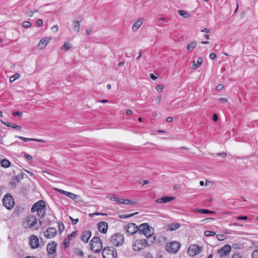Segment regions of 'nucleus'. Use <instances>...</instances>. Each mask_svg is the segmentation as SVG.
Segmentation results:
<instances>
[{
	"instance_id": "obj_1",
	"label": "nucleus",
	"mask_w": 258,
	"mask_h": 258,
	"mask_svg": "<svg viewBox=\"0 0 258 258\" xmlns=\"http://www.w3.org/2000/svg\"><path fill=\"white\" fill-rule=\"evenodd\" d=\"M154 232V228L147 223H143L139 226V233L143 234L147 238V240L150 242V243H153L156 240L155 236H153Z\"/></svg>"
},
{
	"instance_id": "obj_2",
	"label": "nucleus",
	"mask_w": 258,
	"mask_h": 258,
	"mask_svg": "<svg viewBox=\"0 0 258 258\" xmlns=\"http://www.w3.org/2000/svg\"><path fill=\"white\" fill-rule=\"evenodd\" d=\"M41 221L37 219L33 215H28L24 221V226L25 228H29L32 231L37 230L41 225Z\"/></svg>"
},
{
	"instance_id": "obj_3",
	"label": "nucleus",
	"mask_w": 258,
	"mask_h": 258,
	"mask_svg": "<svg viewBox=\"0 0 258 258\" xmlns=\"http://www.w3.org/2000/svg\"><path fill=\"white\" fill-rule=\"evenodd\" d=\"M31 211L33 213L37 212L38 216L40 218H43L46 214V206L45 202L40 200L35 203L32 207Z\"/></svg>"
},
{
	"instance_id": "obj_4",
	"label": "nucleus",
	"mask_w": 258,
	"mask_h": 258,
	"mask_svg": "<svg viewBox=\"0 0 258 258\" xmlns=\"http://www.w3.org/2000/svg\"><path fill=\"white\" fill-rule=\"evenodd\" d=\"M150 243V242L146 239H138L133 243V248L135 251H141L149 246Z\"/></svg>"
},
{
	"instance_id": "obj_5",
	"label": "nucleus",
	"mask_w": 258,
	"mask_h": 258,
	"mask_svg": "<svg viewBox=\"0 0 258 258\" xmlns=\"http://www.w3.org/2000/svg\"><path fill=\"white\" fill-rule=\"evenodd\" d=\"M90 247L92 251L99 252L102 248L101 240L98 237H94L90 241Z\"/></svg>"
},
{
	"instance_id": "obj_6",
	"label": "nucleus",
	"mask_w": 258,
	"mask_h": 258,
	"mask_svg": "<svg viewBox=\"0 0 258 258\" xmlns=\"http://www.w3.org/2000/svg\"><path fill=\"white\" fill-rule=\"evenodd\" d=\"M103 258H116L117 252L112 246H106L102 250Z\"/></svg>"
},
{
	"instance_id": "obj_7",
	"label": "nucleus",
	"mask_w": 258,
	"mask_h": 258,
	"mask_svg": "<svg viewBox=\"0 0 258 258\" xmlns=\"http://www.w3.org/2000/svg\"><path fill=\"white\" fill-rule=\"evenodd\" d=\"M3 205L8 210L12 209L15 204L14 200L10 194H7L3 199Z\"/></svg>"
},
{
	"instance_id": "obj_8",
	"label": "nucleus",
	"mask_w": 258,
	"mask_h": 258,
	"mask_svg": "<svg viewBox=\"0 0 258 258\" xmlns=\"http://www.w3.org/2000/svg\"><path fill=\"white\" fill-rule=\"evenodd\" d=\"M124 240V238L123 235L120 233L113 234L111 238V242L116 246H119L122 245Z\"/></svg>"
},
{
	"instance_id": "obj_9",
	"label": "nucleus",
	"mask_w": 258,
	"mask_h": 258,
	"mask_svg": "<svg viewBox=\"0 0 258 258\" xmlns=\"http://www.w3.org/2000/svg\"><path fill=\"white\" fill-rule=\"evenodd\" d=\"M180 246V244L178 242L173 241L167 244L166 249L169 252L175 253L178 251Z\"/></svg>"
},
{
	"instance_id": "obj_10",
	"label": "nucleus",
	"mask_w": 258,
	"mask_h": 258,
	"mask_svg": "<svg viewBox=\"0 0 258 258\" xmlns=\"http://www.w3.org/2000/svg\"><path fill=\"white\" fill-rule=\"evenodd\" d=\"M201 250V247L197 244H192L189 246L187 253L190 256H194L199 254Z\"/></svg>"
},
{
	"instance_id": "obj_11",
	"label": "nucleus",
	"mask_w": 258,
	"mask_h": 258,
	"mask_svg": "<svg viewBox=\"0 0 258 258\" xmlns=\"http://www.w3.org/2000/svg\"><path fill=\"white\" fill-rule=\"evenodd\" d=\"M124 228L126 232L130 235H133L136 233H139V227H138V226L133 223L126 224Z\"/></svg>"
},
{
	"instance_id": "obj_12",
	"label": "nucleus",
	"mask_w": 258,
	"mask_h": 258,
	"mask_svg": "<svg viewBox=\"0 0 258 258\" xmlns=\"http://www.w3.org/2000/svg\"><path fill=\"white\" fill-rule=\"evenodd\" d=\"M231 250V247L228 244L225 245L218 251L220 258L223 257L229 254Z\"/></svg>"
},
{
	"instance_id": "obj_13",
	"label": "nucleus",
	"mask_w": 258,
	"mask_h": 258,
	"mask_svg": "<svg viewBox=\"0 0 258 258\" xmlns=\"http://www.w3.org/2000/svg\"><path fill=\"white\" fill-rule=\"evenodd\" d=\"M57 231L54 227H49L44 232V236L47 239L54 237Z\"/></svg>"
},
{
	"instance_id": "obj_14",
	"label": "nucleus",
	"mask_w": 258,
	"mask_h": 258,
	"mask_svg": "<svg viewBox=\"0 0 258 258\" xmlns=\"http://www.w3.org/2000/svg\"><path fill=\"white\" fill-rule=\"evenodd\" d=\"M57 244L55 241H51L47 245V250L49 254H53L55 253L56 250V246Z\"/></svg>"
},
{
	"instance_id": "obj_15",
	"label": "nucleus",
	"mask_w": 258,
	"mask_h": 258,
	"mask_svg": "<svg viewBox=\"0 0 258 258\" xmlns=\"http://www.w3.org/2000/svg\"><path fill=\"white\" fill-rule=\"evenodd\" d=\"M30 245L32 248H36L39 246L38 238L36 235H32L30 237Z\"/></svg>"
},
{
	"instance_id": "obj_16",
	"label": "nucleus",
	"mask_w": 258,
	"mask_h": 258,
	"mask_svg": "<svg viewBox=\"0 0 258 258\" xmlns=\"http://www.w3.org/2000/svg\"><path fill=\"white\" fill-rule=\"evenodd\" d=\"M98 230L103 233H106L108 229V223L106 222H100L98 223Z\"/></svg>"
},
{
	"instance_id": "obj_17",
	"label": "nucleus",
	"mask_w": 258,
	"mask_h": 258,
	"mask_svg": "<svg viewBox=\"0 0 258 258\" xmlns=\"http://www.w3.org/2000/svg\"><path fill=\"white\" fill-rule=\"evenodd\" d=\"M175 199L173 197L164 196L160 198H158L156 200V202L158 203H166L173 201Z\"/></svg>"
},
{
	"instance_id": "obj_18",
	"label": "nucleus",
	"mask_w": 258,
	"mask_h": 258,
	"mask_svg": "<svg viewBox=\"0 0 258 258\" xmlns=\"http://www.w3.org/2000/svg\"><path fill=\"white\" fill-rule=\"evenodd\" d=\"M144 21V19L143 18H141L135 22L132 26L133 31L135 32L138 30L142 25Z\"/></svg>"
},
{
	"instance_id": "obj_19",
	"label": "nucleus",
	"mask_w": 258,
	"mask_h": 258,
	"mask_svg": "<svg viewBox=\"0 0 258 258\" xmlns=\"http://www.w3.org/2000/svg\"><path fill=\"white\" fill-rule=\"evenodd\" d=\"M92 233L90 231H84L81 236V239L85 243H87L91 236Z\"/></svg>"
},
{
	"instance_id": "obj_20",
	"label": "nucleus",
	"mask_w": 258,
	"mask_h": 258,
	"mask_svg": "<svg viewBox=\"0 0 258 258\" xmlns=\"http://www.w3.org/2000/svg\"><path fill=\"white\" fill-rule=\"evenodd\" d=\"M0 121H1V122L3 124L6 125L7 126L11 127L12 128L18 130L19 131H20L21 130V128H22L20 126H19V125H16V124H13V123L12 124V123H10L9 122H5V121H3L2 119Z\"/></svg>"
},
{
	"instance_id": "obj_21",
	"label": "nucleus",
	"mask_w": 258,
	"mask_h": 258,
	"mask_svg": "<svg viewBox=\"0 0 258 258\" xmlns=\"http://www.w3.org/2000/svg\"><path fill=\"white\" fill-rule=\"evenodd\" d=\"M48 42H49V41L48 40H47L46 39H42L39 41V42L38 44V47L40 49H41L44 48L47 45Z\"/></svg>"
},
{
	"instance_id": "obj_22",
	"label": "nucleus",
	"mask_w": 258,
	"mask_h": 258,
	"mask_svg": "<svg viewBox=\"0 0 258 258\" xmlns=\"http://www.w3.org/2000/svg\"><path fill=\"white\" fill-rule=\"evenodd\" d=\"M180 224L177 223H173L169 225L168 229L171 231L175 230L180 227Z\"/></svg>"
},
{
	"instance_id": "obj_23",
	"label": "nucleus",
	"mask_w": 258,
	"mask_h": 258,
	"mask_svg": "<svg viewBox=\"0 0 258 258\" xmlns=\"http://www.w3.org/2000/svg\"><path fill=\"white\" fill-rule=\"evenodd\" d=\"M203 62V59L202 57H199L197 59V61L196 64V61H194L192 64V68L195 69L196 68L200 67Z\"/></svg>"
},
{
	"instance_id": "obj_24",
	"label": "nucleus",
	"mask_w": 258,
	"mask_h": 258,
	"mask_svg": "<svg viewBox=\"0 0 258 258\" xmlns=\"http://www.w3.org/2000/svg\"><path fill=\"white\" fill-rule=\"evenodd\" d=\"M73 29L77 32L80 31V23L78 21H74L73 23Z\"/></svg>"
},
{
	"instance_id": "obj_25",
	"label": "nucleus",
	"mask_w": 258,
	"mask_h": 258,
	"mask_svg": "<svg viewBox=\"0 0 258 258\" xmlns=\"http://www.w3.org/2000/svg\"><path fill=\"white\" fill-rule=\"evenodd\" d=\"M1 164L2 167L8 168L10 166L11 162L7 159H3L1 162Z\"/></svg>"
},
{
	"instance_id": "obj_26",
	"label": "nucleus",
	"mask_w": 258,
	"mask_h": 258,
	"mask_svg": "<svg viewBox=\"0 0 258 258\" xmlns=\"http://www.w3.org/2000/svg\"><path fill=\"white\" fill-rule=\"evenodd\" d=\"M178 14L183 17V18H187L189 17V14L186 11L183 10H178Z\"/></svg>"
},
{
	"instance_id": "obj_27",
	"label": "nucleus",
	"mask_w": 258,
	"mask_h": 258,
	"mask_svg": "<svg viewBox=\"0 0 258 258\" xmlns=\"http://www.w3.org/2000/svg\"><path fill=\"white\" fill-rule=\"evenodd\" d=\"M197 45V42L196 41H192L187 46V49L188 50H192Z\"/></svg>"
},
{
	"instance_id": "obj_28",
	"label": "nucleus",
	"mask_w": 258,
	"mask_h": 258,
	"mask_svg": "<svg viewBox=\"0 0 258 258\" xmlns=\"http://www.w3.org/2000/svg\"><path fill=\"white\" fill-rule=\"evenodd\" d=\"M120 204L128 205L134 204V202L129 200L121 199Z\"/></svg>"
},
{
	"instance_id": "obj_29",
	"label": "nucleus",
	"mask_w": 258,
	"mask_h": 258,
	"mask_svg": "<svg viewBox=\"0 0 258 258\" xmlns=\"http://www.w3.org/2000/svg\"><path fill=\"white\" fill-rule=\"evenodd\" d=\"M197 211L199 213L204 214H211L214 213L213 212L210 211L207 209H197Z\"/></svg>"
},
{
	"instance_id": "obj_30",
	"label": "nucleus",
	"mask_w": 258,
	"mask_h": 258,
	"mask_svg": "<svg viewBox=\"0 0 258 258\" xmlns=\"http://www.w3.org/2000/svg\"><path fill=\"white\" fill-rule=\"evenodd\" d=\"M20 75L18 73H16L14 75L10 77L9 81L11 83L14 82L16 79H18Z\"/></svg>"
},
{
	"instance_id": "obj_31",
	"label": "nucleus",
	"mask_w": 258,
	"mask_h": 258,
	"mask_svg": "<svg viewBox=\"0 0 258 258\" xmlns=\"http://www.w3.org/2000/svg\"><path fill=\"white\" fill-rule=\"evenodd\" d=\"M67 196L73 200H76L79 198V196L70 192H68Z\"/></svg>"
},
{
	"instance_id": "obj_32",
	"label": "nucleus",
	"mask_w": 258,
	"mask_h": 258,
	"mask_svg": "<svg viewBox=\"0 0 258 258\" xmlns=\"http://www.w3.org/2000/svg\"><path fill=\"white\" fill-rule=\"evenodd\" d=\"M69 245H70V239H69L68 238L64 239V240L63 241V242L62 243V246L64 248H67L69 246Z\"/></svg>"
},
{
	"instance_id": "obj_33",
	"label": "nucleus",
	"mask_w": 258,
	"mask_h": 258,
	"mask_svg": "<svg viewBox=\"0 0 258 258\" xmlns=\"http://www.w3.org/2000/svg\"><path fill=\"white\" fill-rule=\"evenodd\" d=\"M205 235L206 236L209 237L211 236H214L216 235V233L214 231H211L209 230H206L204 232Z\"/></svg>"
},
{
	"instance_id": "obj_34",
	"label": "nucleus",
	"mask_w": 258,
	"mask_h": 258,
	"mask_svg": "<svg viewBox=\"0 0 258 258\" xmlns=\"http://www.w3.org/2000/svg\"><path fill=\"white\" fill-rule=\"evenodd\" d=\"M15 137L20 139L24 142L31 141L33 140V138H25L19 136H16Z\"/></svg>"
},
{
	"instance_id": "obj_35",
	"label": "nucleus",
	"mask_w": 258,
	"mask_h": 258,
	"mask_svg": "<svg viewBox=\"0 0 258 258\" xmlns=\"http://www.w3.org/2000/svg\"><path fill=\"white\" fill-rule=\"evenodd\" d=\"M71 46L70 44L68 42H64L62 46L61 47L62 49H64L66 50H67L71 48Z\"/></svg>"
},
{
	"instance_id": "obj_36",
	"label": "nucleus",
	"mask_w": 258,
	"mask_h": 258,
	"mask_svg": "<svg viewBox=\"0 0 258 258\" xmlns=\"http://www.w3.org/2000/svg\"><path fill=\"white\" fill-rule=\"evenodd\" d=\"M99 215H102V216H106L107 215L106 214H103L99 212H95L94 213H91L89 214V217L91 218L94 217L95 216H99Z\"/></svg>"
},
{
	"instance_id": "obj_37",
	"label": "nucleus",
	"mask_w": 258,
	"mask_h": 258,
	"mask_svg": "<svg viewBox=\"0 0 258 258\" xmlns=\"http://www.w3.org/2000/svg\"><path fill=\"white\" fill-rule=\"evenodd\" d=\"M137 213H135L134 214H128V215H122L120 216V218L121 219H127L129 218L134 215L137 214Z\"/></svg>"
},
{
	"instance_id": "obj_38",
	"label": "nucleus",
	"mask_w": 258,
	"mask_h": 258,
	"mask_svg": "<svg viewBox=\"0 0 258 258\" xmlns=\"http://www.w3.org/2000/svg\"><path fill=\"white\" fill-rule=\"evenodd\" d=\"M31 26L30 22L28 21H24L22 23V26L25 28H29Z\"/></svg>"
},
{
	"instance_id": "obj_39",
	"label": "nucleus",
	"mask_w": 258,
	"mask_h": 258,
	"mask_svg": "<svg viewBox=\"0 0 258 258\" xmlns=\"http://www.w3.org/2000/svg\"><path fill=\"white\" fill-rule=\"evenodd\" d=\"M55 190L57 191L58 192L64 195H66L67 196L68 194V192L69 191H65V190H63L62 189H59V188H55Z\"/></svg>"
},
{
	"instance_id": "obj_40",
	"label": "nucleus",
	"mask_w": 258,
	"mask_h": 258,
	"mask_svg": "<svg viewBox=\"0 0 258 258\" xmlns=\"http://www.w3.org/2000/svg\"><path fill=\"white\" fill-rule=\"evenodd\" d=\"M252 258H258V249L254 250L251 253Z\"/></svg>"
},
{
	"instance_id": "obj_41",
	"label": "nucleus",
	"mask_w": 258,
	"mask_h": 258,
	"mask_svg": "<svg viewBox=\"0 0 258 258\" xmlns=\"http://www.w3.org/2000/svg\"><path fill=\"white\" fill-rule=\"evenodd\" d=\"M58 226H59V231L60 232H61L63 231L64 229V225L62 222H59L58 223Z\"/></svg>"
},
{
	"instance_id": "obj_42",
	"label": "nucleus",
	"mask_w": 258,
	"mask_h": 258,
	"mask_svg": "<svg viewBox=\"0 0 258 258\" xmlns=\"http://www.w3.org/2000/svg\"><path fill=\"white\" fill-rule=\"evenodd\" d=\"M216 237L217 238L220 240V241H222L225 238V236L224 235H222V234H217L216 235Z\"/></svg>"
},
{
	"instance_id": "obj_43",
	"label": "nucleus",
	"mask_w": 258,
	"mask_h": 258,
	"mask_svg": "<svg viewBox=\"0 0 258 258\" xmlns=\"http://www.w3.org/2000/svg\"><path fill=\"white\" fill-rule=\"evenodd\" d=\"M23 177V175L22 173L19 174L18 175H17L15 177L16 179L17 180V182L20 181L21 179H22Z\"/></svg>"
},
{
	"instance_id": "obj_44",
	"label": "nucleus",
	"mask_w": 258,
	"mask_h": 258,
	"mask_svg": "<svg viewBox=\"0 0 258 258\" xmlns=\"http://www.w3.org/2000/svg\"><path fill=\"white\" fill-rule=\"evenodd\" d=\"M110 200H112V201H115V202H117L118 203L120 204L121 199L118 198L117 197H114L113 198H111L110 199Z\"/></svg>"
},
{
	"instance_id": "obj_45",
	"label": "nucleus",
	"mask_w": 258,
	"mask_h": 258,
	"mask_svg": "<svg viewBox=\"0 0 258 258\" xmlns=\"http://www.w3.org/2000/svg\"><path fill=\"white\" fill-rule=\"evenodd\" d=\"M232 258H242V256L239 253L236 252L233 254Z\"/></svg>"
},
{
	"instance_id": "obj_46",
	"label": "nucleus",
	"mask_w": 258,
	"mask_h": 258,
	"mask_svg": "<svg viewBox=\"0 0 258 258\" xmlns=\"http://www.w3.org/2000/svg\"><path fill=\"white\" fill-rule=\"evenodd\" d=\"M38 12L37 10L35 11H30V12H27L26 13V15L30 17H31L33 16L34 14L35 13V12Z\"/></svg>"
},
{
	"instance_id": "obj_47",
	"label": "nucleus",
	"mask_w": 258,
	"mask_h": 258,
	"mask_svg": "<svg viewBox=\"0 0 258 258\" xmlns=\"http://www.w3.org/2000/svg\"><path fill=\"white\" fill-rule=\"evenodd\" d=\"M13 115L14 116H21L22 115V113L20 111H16L12 113Z\"/></svg>"
},
{
	"instance_id": "obj_48",
	"label": "nucleus",
	"mask_w": 258,
	"mask_h": 258,
	"mask_svg": "<svg viewBox=\"0 0 258 258\" xmlns=\"http://www.w3.org/2000/svg\"><path fill=\"white\" fill-rule=\"evenodd\" d=\"M43 24V21L41 19H38L36 21V25L38 27H40Z\"/></svg>"
},
{
	"instance_id": "obj_49",
	"label": "nucleus",
	"mask_w": 258,
	"mask_h": 258,
	"mask_svg": "<svg viewBox=\"0 0 258 258\" xmlns=\"http://www.w3.org/2000/svg\"><path fill=\"white\" fill-rule=\"evenodd\" d=\"M237 220H246L248 219V217L246 216H237L236 217Z\"/></svg>"
},
{
	"instance_id": "obj_50",
	"label": "nucleus",
	"mask_w": 258,
	"mask_h": 258,
	"mask_svg": "<svg viewBox=\"0 0 258 258\" xmlns=\"http://www.w3.org/2000/svg\"><path fill=\"white\" fill-rule=\"evenodd\" d=\"M156 89L158 91H161L163 89L162 85H158L156 87Z\"/></svg>"
},
{
	"instance_id": "obj_51",
	"label": "nucleus",
	"mask_w": 258,
	"mask_h": 258,
	"mask_svg": "<svg viewBox=\"0 0 258 258\" xmlns=\"http://www.w3.org/2000/svg\"><path fill=\"white\" fill-rule=\"evenodd\" d=\"M217 55L215 53H211L209 55V57L212 60L215 59Z\"/></svg>"
},
{
	"instance_id": "obj_52",
	"label": "nucleus",
	"mask_w": 258,
	"mask_h": 258,
	"mask_svg": "<svg viewBox=\"0 0 258 258\" xmlns=\"http://www.w3.org/2000/svg\"><path fill=\"white\" fill-rule=\"evenodd\" d=\"M144 257L145 258H153L152 255L149 252L145 253Z\"/></svg>"
},
{
	"instance_id": "obj_53",
	"label": "nucleus",
	"mask_w": 258,
	"mask_h": 258,
	"mask_svg": "<svg viewBox=\"0 0 258 258\" xmlns=\"http://www.w3.org/2000/svg\"><path fill=\"white\" fill-rule=\"evenodd\" d=\"M70 219L72 220V224L73 225H76L77 224V223L79 221V219H73L72 217H70Z\"/></svg>"
},
{
	"instance_id": "obj_54",
	"label": "nucleus",
	"mask_w": 258,
	"mask_h": 258,
	"mask_svg": "<svg viewBox=\"0 0 258 258\" xmlns=\"http://www.w3.org/2000/svg\"><path fill=\"white\" fill-rule=\"evenodd\" d=\"M58 27L55 25L52 27L51 30L54 32H57L58 31Z\"/></svg>"
},
{
	"instance_id": "obj_55",
	"label": "nucleus",
	"mask_w": 258,
	"mask_h": 258,
	"mask_svg": "<svg viewBox=\"0 0 258 258\" xmlns=\"http://www.w3.org/2000/svg\"><path fill=\"white\" fill-rule=\"evenodd\" d=\"M217 156H221L222 157H225L226 156V153L223 152L220 153L216 154Z\"/></svg>"
},
{
	"instance_id": "obj_56",
	"label": "nucleus",
	"mask_w": 258,
	"mask_h": 258,
	"mask_svg": "<svg viewBox=\"0 0 258 258\" xmlns=\"http://www.w3.org/2000/svg\"><path fill=\"white\" fill-rule=\"evenodd\" d=\"M32 141H35V142H40V143L45 142V141L42 139H34V138H33Z\"/></svg>"
},
{
	"instance_id": "obj_57",
	"label": "nucleus",
	"mask_w": 258,
	"mask_h": 258,
	"mask_svg": "<svg viewBox=\"0 0 258 258\" xmlns=\"http://www.w3.org/2000/svg\"><path fill=\"white\" fill-rule=\"evenodd\" d=\"M24 156L25 158H27L28 159H29V160H32V157L31 155H28V154H27L25 153V154H24Z\"/></svg>"
},
{
	"instance_id": "obj_58",
	"label": "nucleus",
	"mask_w": 258,
	"mask_h": 258,
	"mask_svg": "<svg viewBox=\"0 0 258 258\" xmlns=\"http://www.w3.org/2000/svg\"><path fill=\"white\" fill-rule=\"evenodd\" d=\"M218 116L217 115V114H214L213 115V120L216 122L218 120Z\"/></svg>"
},
{
	"instance_id": "obj_59",
	"label": "nucleus",
	"mask_w": 258,
	"mask_h": 258,
	"mask_svg": "<svg viewBox=\"0 0 258 258\" xmlns=\"http://www.w3.org/2000/svg\"><path fill=\"white\" fill-rule=\"evenodd\" d=\"M223 85H222V84H219L216 87V89L217 90H221L223 89Z\"/></svg>"
},
{
	"instance_id": "obj_60",
	"label": "nucleus",
	"mask_w": 258,
	"mask_h": 258,
	"mask_svg": "<svg viewBox=\"0 0 258 258\" xmlns=\"http://www.w3.org/2000/svg\"><path fill=\"white\" fill-rule=\"evenodd\" d=\"M75 236V232H73L71 234L69 235L68 236V238L70 240L71 239L72 237Z\"/></svg>"
},
{
	"instance_id": "obj_61",
	"label": "nucleus",
	"mask_w": 258,
	"mask_h": 258,
	"mask_svg": "<svg viewBox=\"0 0 258 258\" xmlns=\"http://www.w3.org/2000/svg\"><path fill=\"white\" fill-rule=\"evenodd\" d=\"M173 120V117H172V116L168 117L166 118V121H167V122H172Z\"/></svg>"
},
{
	"instance_id": "obj_62",
	"label": "nucleus",
	"mask_w": 258,
	"mask_h": 258,
	"mask_svg": "<svg viewBox=\"0 0 258 258\" xmlns=\"http://www.w3.org/2000/svg\"><path fill=\"white\" fill-rule=\"evenodd\" d=\"M150 78H151L152 79H153V80H156V79L157 78V77H156V76H155L153 74H152V73H151V74H150Z\"/></svg>"
},
{
	"instance_id": "obj_63",
	"label": "nucleus",
	"mask_w": 258,
	"mask_h": 258,
	"mask_svg": "<svg viewBox=\"0 0 258 258\" xmlns=\"http://www.w3.org/2000/svg\"><path fill=\"white\" fill-rule=\"evenodd\" d=\"M219 100L223 103L226 102L227 101V99L225 98H220L219 99Z\"/></svg>"
},
{
	"instance_id": "obj_64",
	"label": "nucleus",
	"mask_w": 258,
	"mask_h": 258,
	"mask_svg": "<svg viewBox=\"0 0 258 258\" xmlns=\"http://www.w3.org/2000/svg\"><path fill=\"white\" fill-rule=\"evenodd\" d=\"M78 254L79 256H83L84 253L82 250H78Z\"/></svg>"
}]
</instances>
